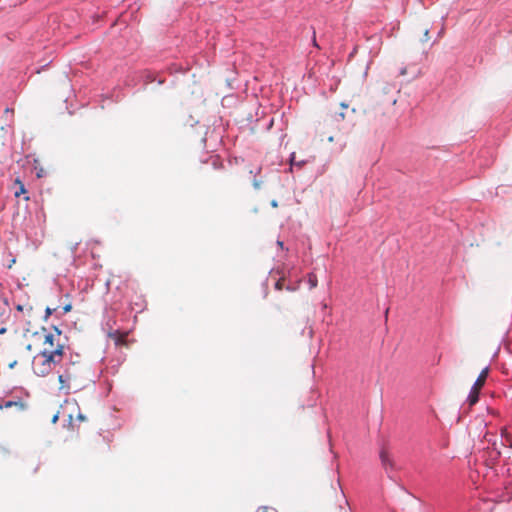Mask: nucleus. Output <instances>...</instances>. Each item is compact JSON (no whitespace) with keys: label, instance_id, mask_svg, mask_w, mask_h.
<instances>
[{"label":"nucleus","instance_id":"nucleus-13","mask_svg":"<svg viewBox=\"0 0 512 512\" xmlns=\"http://www.w3.org/2000/svg\"><path fill=\"white\" fill-rule=\"evenodd\" d=\"M423 36H424V41H427V40H429V39H430V36H429V30H428V29H426V30L424 31V35H423Z\"/></svg>","mask_w":512,"mask_h":512},{"label":"nucleus","instance_id":"nucleus-2","mask_svg":"<svg viewBox=\"0 0 512 512\" xmlns=\"http://www.w3.org/2000/svg\"><path fill=\"white\" fill-rule=\"evenodd\" d=\"M85 368L80 356L71 355L69 360L63 365V371L59 373L58 380L60 388L70 389L71 385H79L84 378Z\"/></svg>","mask_w":512,"mask_h":512},{"label":"nucleus","instance_id":"nucleus-6","mask_svg":"<svg viewBox=\"0 0 512 512\" xmlns=\"http://www.w3.org/2000/svg\"><path fill=\"white\" fill-rule=\"evenodd\" d=\"M479 389H475L474 387L471 388V391L468 395V403L470 406L476 404L479 400Z\"/></svg>","mask_w":512,"mask_h":512},{"label":"nucleus","instance_id":"nucleus-24","mask_svg":"<svg viewBox=\"0 0 512 512\" xmlns=\"http://www.w3.org/2000/svg\"><path fill=\"white\" fill-rule=\"evenodd\" d=\"M70 423L72 422V415H69Z\"/></svg>","mask_w":512,"mask_h":512},{"label":"nucleus","instance_id":"nucleus-1","mask_svg":"<svg viewBox=\"0 0 512 512\" xmlns=\"http://www.w3.org/2000/svg\"><path fill=\"white\" fill-rule=\"evenodd\" d=\"M40 344L39 352L33 357L32 369L38 376L48 375L66 357V337L53 326L52 331L42 327L33 334Z\"/></svg>","mask_w":512,"mask_h":512},{"label":"nucleus","instance_id":"nucleus-7","mask_svg":"<svg viewBox=\"0 0 512 512\" xmlns=\"http://www.w3.org/2000/svg\"><path fill=\"white\" fill-rule=\"evenodd\" d=\"M15 184L18 185V189L14 192L15 197H19L22 194H26V188L19 178L15 180Z\"/></svg>","mask_w":512,"mask_h":512},{"label":"nucleus","instance_id":"nucleus-17","mask_svg":"<svg viewBox=\"0 0 512 512\" xmlns=\"http://www.w3.org/2000/svg\"><path fill=\"white\" fill-rule=\"evenodd\" d=\"M52 314V310L50 308L46 309V317L50 316Z\"/></svg>","mask_w":512,"mask_h":512},{"label":"nucleus","instance_id":"nucleus-15","mask_svg":"<svg viewBox=\"0 0 512 512\" xmlns=\"http://www.w3.org/2000/svg\"><path fill=\"white\" fill-rule=\"evenodd\" d=\"M501 435L502 437L505 439L506 438V435H509V433L507 432V429L506 428H502L501 429Z\"/></svg>","mask_w":512,"mask_h":512},{"label":"nucleus","instance_id":"nucleus-5","mask_svg":"<svg viewBox=\"0 0 512 512\" xmlns=\"http://www.w3.org/2000/svg\"><path fill=\"white\" fill-rule=\"evenodd\" d=\"M12 407H16L19 410H22V409H24V404L22 401H11V400L5 401L2 404H0V409H9Z\"/></svg>","mask_w":512,"mask_h":512},{"label":"nucleus","instance_id":"nucleus-11","mask_svg":"<svg viewBox=\"0 0 512 512\" xmlns=\"http://www.w3.org/2000/svg\"><path fill=\"white\" fill-rule=\"evenodd\" d=\"M505 442L509 447H512V437L511 435H506Z\"/></svg>","mask_w":512,"mask_h":512},{"label":"nucleus","instance_id":"nucleus-10","mask_svg":"<svg viewBox=\"0 0 512 512\" xmlns=\"http://www.w3.org/2000/svg\"><path fill=\"white\" fill-rule=\"evenodd\" d=\"M283 287H284V280L281 278V279H279V280L276 282V284H275V288H276L277 290H282V289H283Z\"/></svg>","mask_w":512,"mask_h":512},{"label":"nucleus","instance_id":"nucleus-16","mask_svg":"<svg viewBox=\"0 0 512 512\" xmlns=\"http://www.w3.org/2000/svg\"><path fill=\"white\" fill-rule=\"evenodd\" d=\"M58 414L54 415L53 418H52V423H56L58 421Z\"/></svg>","mask_w":512,"mask_h":512},{"label":"nucleus","instance_id":"nucleus-8","mask_svg":"<svg viewBox=\"0 0 512 512\" xmlns=\"http://www.w3.org/2000/svg\"><path fill=\"white\" fill-rule=\"evenodd\" d=\"M308 283H309L310 289L317 287L318 279H317V276L315 273L308 274Z\"/></svg>","mask_w":512,"mask_h":512},{"label":"nucleus","instance_id":"nucleus-22","mask_svg":"<svg viewBox=\"0 0 512 512\" xmlns=\"http://www.w3.org/2000/svg\"><path fill=\"white\" fill-rule=\"evenodd\" d=\"M6 332V328H1L0 329V334H4Z\"/></svg>","mask_w":512,"mask_h":512},{"label":"nucleus","instance_id":"nucleus-14","mask_svg":"<svg viewBox=\"0 0 512 512\" xmlns=\"http://www.w3.org/2000/svg\"><path fill=\"white\" fill-rule=\"evenodd\" d=\"M253 186H254L256 189H259V188H260V186H261V183H260L258 180L254 179V180H253Z\"/></svg>","mask_w":512,"mask_h":512},{"label":"nucleus","instance_id":"nucleus-18","mask_svg":"<svg viewBox=\"0 0 512 512\" xmlns=\"http://www.w3.org/2000/svg\"><path fill=\"white\" fill-rule=\"evenodd\" d=\"M71 310V305H67L64 307V312H69Z\"/></svg>","mask_w":512,"mask_h":512},{"label":"nucleus","instance_id":"nucleus-12","mask_svg":"<svg viewBox=\"0 0 512 512\" xmlns=\"http://www.w3.org/2000/svg\"><path fill=\"white\" fill-rule=\"evenodd\" d=\"M77 419L79 421L83 422V421L86 420V417H85V415H83L82 413L79 412L78 415H77Z\"/></svg>","mask_w":512,"mask_h":512},{"label":"nucleus","instance_id":"nucleus-4","mask_svg":"<svg viewBox=\"0 0 512 512\" xmlns=\"http://www.w3.org/2000/svg\"><path fill=\"white\" fill-rule=\"evenodd\" d=\"M380 459H381V463L385 469L394 468V463H393L392 459L390 458V455L386 449L381 450Z\"/></svg>","mask_w":512,"mask_h":512},{"label":"nucleus","instance_id":"nucleus-21","mask_svg":"<svg viewBox=\"0 0 512 512\" xmlns=\"http://www.w3.org/2000/svg\"><path fill=\"white\" fill-rule=\"evenodd\" d=\"M26 349H27V350H29V351H31V350H32V345H31V344H28V345L26 346Z\"/></svg>","mask_w":512,"mask_h":512},{"label":"nucleus","instance_id":"nucleus-20","mask_svg":"<svg viewBox=\"0 0 512 512\" xmlns=\"http://www.w3.org/2000/svg\"><path fill=\"white\" fill-rule=\"evenodd\" d=\"M14 263H15V259H12L10 264H9V266H8V268H11Z\"/></svg>","mask_w":512,"mask_h":512},{"label":"nucleus","instance_id":"nucleus-9","mask_svg":"<svg viewBox=\"0 0 512 512\" xmlns=\"http://www.w3.org/2000/svg\"><path fill=\"white\" fill-rule=\"evenodd\" d=\"M255 512H277L274 508L269 506H261Z\"/></svg>","mask_w":512,"mask_h":512},{"label":"nucleus","instance_id":"nucleus-3","mask_svg":"<svg viewBox=\"0 0 512 512\" xmlns=\"http://www.w3.org/2000/svg\"><path fill=\"white\" fill-rule=\"evenodd\" d=\"M488 373H489V368L488 367L484 368L480 372L479 376L477 377V379H476V381H475V383H474V385L472 387H474L475 389L481 390L482 387L484 386L485 382H486V379L488 377Z\"/></svg>","mask_w":512,"mask_h":512},{"label":"nucleus","instance_id":"nucleus-19","mask_svg":"<svg viewBox=\"0 0 512 512\" xmlns=\"http://www.w3.org/2000/svg\"><path fill=\"white\" fill-rule=\"evenodd\" d=\"M271 205H272L273 207H277V206H278L277 201L273 200V201L271 202Z\"/></svg>","mask_w":512,"mask_h":512},{"label":"nucleus","instance_id":"nucleus-23","mask_svg":"<svg viewBox=\"0 0 512 512\" xmlns=\"http://www.w3.org/2000/svg\"><path fill=\"white\" fill-rule=\"evenodd\" d=\"M405 74H406V69L404 68L401 70V75H405Z\"/></svg>","mask_w":512,"mask_h":512}]
</instances>
